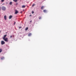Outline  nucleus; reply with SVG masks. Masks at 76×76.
<instances>
[{"mask_svg":"<svg viewBox=\"0 0 76 76\" xmlns=\"http://www.w3.org/2000/svg\"><path fill=\"white\" fill-rule=\"evenodd\" d=\"M22 28V27H19V28L20 29V28Z\"/></svg>","mask_w":76,"mask_h":76,"instance_id":"nucleus-23","label":"nucleus"},{"mask_svg":"<svg viewBox=\"0 0 76 76\" xmlns=\"http://www.w3.org/2000/svg\"><path fill=\"white\" fill-rule=\"evenodd\" d=\"M28 27L26 28V29H25L26 31H27V30H28Z\"/></svg>","mask_w":76,"mask_h":76,"instance_id":"nucleus-14","label":"nucleus"},{"mask_svg":"<svg viewBox=\"0 0 76 76\" xmlns=\"http://www.w3.org/2000/svg\"><path fill=\"white\" fill-rule=\"evenodd\" d=\"M26 7L25 5H22V8H25Z\"/></svg>","mask_w":76,"mask_h":76,"instance_id":"nucleus-10","label":"nucleus"},{"mask_svg":"<svg viewBox=\"0 0 76 76\" xmlns=\"http://www.w3.org/2000/svg\"><path fill=\"white\" fill-rule=\"evenodd\" d=\"M5 41H6V42H7V41H8V38H6L5 39Z\"/></svg>","mask_w":76,"mask_h":76,"instance_id":"nucleus-5","label":"nucleus"},{"mask_svg":"<svg viewBox=\"0 0 76 76\" xmlns=\"http://www.w3.org/2000/svg\"><path fill=\"white\" fill-rule=\"evenodd\" d=\"M31 33H30L28 34V36H31Z\"/></svg>","mask_w":76,"mask_h":76,"instance_id":"nucleus-11","label":"nucleus"},{"mask_svg":"<svg viewBox=\"0 0 76 76\" xmlns=\"http://www.w3.org/2000/svg\"><path fill=\"white\" fill-rule=\"evenodd\" d=\"M35 5V4H33V5H32V7H34V6Z\"/></svg>","mask_w":76,"mask_h":76,"instance_id":"nucleus-18","label":"nucleus"},{"mask_svg":"<svg viewBox=\"0 0 76 76\" xmlns=\"http://www.w3.org/2000/svg\"><path fill=\"white\" fill-rule=\"evenodd\" d=\"M4 0H1V2H4Z\"/></svg>","mask_w":76,"mask_h":76,"instance_id":"nucleus-17","label":"nucleus"},{"mask_svg":"<svg viewBox=\"0 0 76 76\" xmlns=\"http://www.w3.org/2000/svg\"><path fill=\"white\" fill-rule=\"evenodd\" d=\"M31 16V15H30V16Z\"/></svg>","mask_w":76,"mask_h":76,"instance_id":"nucleus-26","label":"nucleus"},{"mask_svg":"<svg viewBox=\"0 0 76 76\" xmlns=\"http://www.w3.org/2000/svg\"><path fill=\"white\" fill-rule=\"evenodd\" d=\"M43 12H44V13H46V12H47V10H43Z\"/></svg>","mask_w":76,"mask_h":76,"instance_id":"nucleus-9","label":"nucleus"},{"mask_svg":"<svg viewBox=\"0 0 76 76\" xmlns=\"http://www.w3.org/2000/svg\"><path fill=\"white\" fill-rule=\"evenodd\" d=\"M12 35H11V36H10L11 38H12Z\"/></svg>","mask_w":76,"mask_h":76,"instance_id":"nucleus-21","label":"nucleus"},{"mask_svg":"<svg viewBox=\"0 0 76 76\" xmlns=\"http://www.w3.org/2000/svg\"><path fill=\"white\" fill-rule=\"evenodd\" d=\"M2 51V49H0V53H1Z\"/></svg>","mask_w":76,"mask_h":76,"instance_id":"nucleus-15","label":"nucleus"},{"mask_svg":"<svg viewBox=\"0 0 76 76\" xmlns=\"http://www.w3.org/2000/svg\"><path fill=\"white\" fill-rule=\"evenodd\" d=\"M1 7H0V11H1Z\"/></svg>","mask_w":76,"mask_h":76,"instance_id":"nucleus-24","label":"nucleus"},{"mask_svg":"<svg viewBox=\"0 0 76 76\" xmlns=\"http://www.w3.org/2000/svg\"><path fill=\"white\" fill-rule=\"evenodd\" d=\"M31 22V21H30Z\"/></svg>","mask_w":76,"mask_h":76,"instance_id":"nucleus-27","label":"nucleus"},{"mask_svg":"<svg viewBox=\"0 0 76 76\" xmlns=\"http://www.w3.org/2000/svg\"><path fill=\"white\" fill-rule=\"evenodd\" d=\"M41 19V17H39V19Z\"/></svg>","mask_w":76,"mask_h":76,"instance_id":"nucleus-22","label":"nucleus"},{"mask_svg":"<svg viewBox=\"0 0 76 76\" xmlns=\"http://www.w3.org/2000/svg\"><path fill=\"white\" fill-rule=\"evenodd\" d=\"M4 59V57H1V60H3Z\"/></svg>","mask_w":76,"mask_h":76,"instance_id":"nucleus-12","label":"nucleus"},{"mask_svg":"<svg viewBox=\"0 0 76 76\" xmlns=\"http://www.w3.org/2000/svg\"><path fill=\"white\" fill-rule=\"evenodd\" d=\"M1 9L2 10L5 11V10H6V7H4V6H3L1 7Z\"/></svg>","mask_w":76,"mask_h":76,"instance_id":"nucleus-1","label":"nucleus"},{"mask_svg":"<svg viewBox=\"0 0 76 76\" xmlns=\"http://www.w3.org/2000/svg\"><path fill=\"white\" fill-rule=\"evenodd\" d=\"M18 13V10H15V14H17V13Z\"/></svg>","mask_w":76,"mask_h":76,"instance_id":"nucleus-4","label":"nucleus"},{"mask_svg":"<svg viewBox=\"0 0 76 76\" xmlns=\"http://www.w3.org/2000/svg\"><path fill=\"white\" fill-rule=\"evenodd\" d=\"M1 31H0V33H1Z\"/></svg>","mask_w":76,"mask_h":76,"instance_id":"nucleus-25","label":"nucleus"},{"mask_svg":"<svg viewBox=\"0 0 76 76\" xmlns=\"http://www.w3.org/2000/svg\"><path fill=\"white\" fill-rule=\"evenodd\" d=\"M10 4L12 5V2H10Z\"/></svg>","mask_w":76,"mask_h":76,"instance_id":"nucleus-13","label":"nucleus"},{"mask_svg":"<svg viewBox=\"0 0 76 76\" xmlns=\"http://www.w3.org/2000/svg\"><path fill=\"white\" fill-rule=\"evenodd\" d=\"M15 23H16V22H15L14 25H15Z\"/></svg>","mask_w":76,"mask_h":76,"instance_id":"nucleus-20","label":"nucleus"},{"mask_svg":"<svg viewBox=\"0 0 76 76\" xmlns=\"http://www.w3.org/2000/svg\"><path fill=\"white\" fill-rule=\"evenodd\" d=\"M4 19L5 20H6L7 19V16L6 15L4 16Z\"/></svg>","mask_w":76,"mask_h":76,"instance_id":"nucleus-6","label":"nucleus"},{"mask_svg":"<svg viewBox=\"0 0 76 76\" xmlns=\"http://www.w3.org/2000/svg\"><path fill=\"white\" fill-rule=\"evenodd\" d=\"M14 1H15V2H17V0H13Z\"/></svg>","mask_w":76,"mask_h":76,"instance_id":"nucleus-16","label":"nucleus"},{"mask_svg":"<svg viewBox=\"0 0 76 76\" xmlns=\"http://www.w3.org/2000/svg\"><path fill=\"white\" fill-rule=\"evenodd\" d=\"M7 36V35H5L4 37L3 38V39L4 40V41H5V39H6L5 38H6V37Z\"/></svg>","mask_w":76,"mask_h":76,"instance_id":"nucleus-2","label":"nucleus"},{"mask_svg":"<svg viewBox=\"0 0 76 76\" xmlns=\"http://www.w3.org/2000/svg\"><path fill=\"white\" fill-rule=\"evenodd\" d=\"M12 15L10 16L9 17V19H11L12 18Z\"/></svg>","mask_w":76,"mask_h":76,"instance_id":"nucleus-8","label":"nucleus"},{"mask_svg":"<svg viewBox=\"0 0 76 76\" xmlns=\"http://www.w3.org/2000/svg\"><path fill=\"white\" fill-rule=\"evenodd\" d=\"M32 14H33L34 13V12H33V11H32Z\"/></svg>","mask_w":76,"mask_h":76,"instance_id":"nucleus-19","label":"nucleus"},{"mask_svg":"<svg viewBox=\"0 0 76 76\" xmlns=\"http://www.w3.org/2000/svg\"><path fill=\"white\" fill-rule=\"evenodd\" d=\"M44 7H45L44 6H42V7H41V9L43 10V9H44Z\"/></svg>","mask_w":76,"mask_h":76,"instance_id":"nucleus-7","label":"nucleus"},{"mask_svg":"<svg viewBox=\"0 0 76 76\" xmlns=\"http://www.w3.org/2000/svg\"><path fill=\"white\" fill-rule=\"evenodd\" d=\"M5 44V42L4 41H1V45H3L4 44Z\"/></svg>","mask_w":76,"mask_h":76,"instance_id":"nucleus-3","label":"nucleus"}]
</instances>
